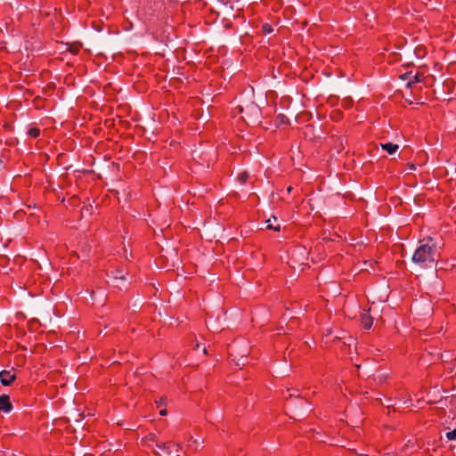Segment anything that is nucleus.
I'll list each match as a JSON object with an SVG mask.
<instances>
[{
  "label": "nucleus",
  "instance_id": "9",
  "mask_svg": "<svg viewBox=\"0 0 456 456\" xmlns=\"http://www.w3.org/2000/svg\"><path fill=\"white\" fill-rule=\"evenodd\" d=\"M127 274V273L124 272V271H121V270H116L115 273H114V275H113V280L115 281H124L126 279V275Z\"/></svg>",
  "mask_w": 456,
  "mask_h": 456
},
{
  "label": "nucleus",
  "instance_id": "29",
  "mask_svg": "<svg viewBox=\"0 0 456 456\" xmlns=\"http://www.w3.org/2000/svg\"><path fill=\"white\" fill-rule=\"evenodd\" d=\"M295 395V392H292V394H289V397H292Z\"/></svg>",
  "mask_w": 456,
  "mask_h": 456
},
{
  "label": "nucleus",
  "instance_id": "6",
  "mask_svg": "<svg viewBox=\"0 0 456 456\" xmlns=\"http://www.w3.org/2000/svg\"><path fill=\"white\" fill-rule=\"evenodd\" d=\"M373 318L369 314H362L361 315V323L365 330H370L372 326Z\"/></svg>",
  "mask_w": 456,
  "mask_h": 456
},
{
  "label": "nucleus",
  "instance_id": "12",
  "mask_svg": "<svg viewBox=\"0 0 456 456\" xmlns=\"http://www.w3.org/2000/svg\"><path fill=\"white\" fill-rule=\"evenodd\" d=\"M28 134L31 138H37L40 135V129L37 127H31L28 129Z\"/></svg>",
  "mask_w": 456,
  "mask_h": 456
},
{
  "label": "nucleus",
  "instance_id": "24",
  "mask_svg": "<svg viewBox=\"0 0 456 456\" xmlns=\"http://www.w3.org/2000/svg\"><path fill=\"white\" fill-rule=\"evenodd\" d=\"M152 452H153L154 454L158 455V456H160V455H159V453L157 451H155V450H152Z\"/></svg>",
  "mask_w": 456,
  "mask_h": 456
},
{
  "label": "nucleus",
  "instance_id": "22",
  "mask_svg": "<svg viewBox=\"0 0 456 456\" xmlns=\"http://www.w3.org/2000/svg\"><path fill=\"white\" fill-rule=\"evenodd\" d=\"M409 166V168L411 169V170H414L415 169V165L411 163V164H408Z\"/></svg>",
  "mask_w": 456,
  "mask_h": 456
},
{
  "label": "nucleus",
  "instance_id": "15",
  "mask_svg": "<svg viewBox=\"0 0 456 456\" xmlns=\"http://www.w3.org/2000/svg\"><path fill=\"white\" fill-rule=\"evenodd\" d=\"M266 223H267V226H266V227H267V229H269V230H274V231H277V232L281 231V225H280V224L273 225V224L271 223V220H270V219H268V220L266 221Z\"/></svg>",
  "mask_w": 456,
  "mask_h": 456
},
{
  "label": "nucleus",
  "instance_id": "10",
  "mask_svg": "<svg viewBox=\"0 0 456 456\" xmlns=\"http://www.w3.org/2000/svg\"><path fill=\"white\" fill-rule=\"evenodd\" d=\"M248 173L247 171H243L238 175L237 179L241 184H245L248 182Z\"/></svg>",
  "mask_w": 456,
  "mask_h": 456
},
{
  "label": "nucleus",
  "instance_id": "16",
  "mask_svg": "<svg viewBox=\"0 0 456 456\" xmlns=\"http://www.w3.org/2000/svg\"><path fill=\"white\" fill-rule=\"evenodd\" d=\"M167 397H160L159 401H156L157 408L166 407Z\"/></svg>",
  "mask_w": 456,
  "mask_h": 456
},
{
  "label": "nucleus",
  "instance_id": "27",
  "mask_svg": "<svg viewBox=\"0 0 456 456\" xmlns=\"http://www.w3.org/2000/svg\"><path fill=\"white\" fill-rule=\"evenodd\" d=\"M203 352H204V354H208V350H207V348H204V349H203Z\"/></svg>",
  "mask_w": 456,
  "mask_h": 456
},
{
  "label": "nucleus",
  "instance_id": "7",
  "mask_svg": "<svg viewBox=\"0 0 456 456\" xmlns=\"http://www.w3.org/2000/svg\"><path fill=\"white\" fill-rule=\"evenodd\" d=\"M380 146L384 151H386L390 155L395 153L399 148L397 144L393 142L381 143Z\"/></svg>",
  "mask_w": 456,
  "mask_h": 456
},
{
  "label": "nucleus",
  "instance_id": "26",
  "mask_svg": "<svg viewBox=\"0 0 456 456\" xmlns=\"http://www.w3.org/2000/svg\"><path fill=\"white\" fill-rule=\"evenodd\" d=\"M200 347V344L196 343L194 349H198Z\"/></svg>",
  "mask_w": 456,
  "mask_h": 456
},
{
  "label": "nucleus",
  "instance_id": "13",
  "mask_svg": "<svg viewBox=\"0 0 456 456\" xmlns=\"http://www.w3.org/2000/svg\"><path fill=\"white\" fill-rule=\"evenodd\" d=\"M415 53L419 58H422L426 55V49L424 46H418L415 49Z\"/></svg>",
  "mask_w": 456,
  "mask_h": 456
},
{
  "label": "nucleus",
  "instance_id": "2",
  "mask_svg": "<svg viewBox=\"0 0 456 456\" xmlns=\"http://www.w3.org/2000/svg\"><path fill=\"white\" fill-rule=\"evenodd\" d=\"M156 447L163 451L167 456H174V451L177 453L182 449L180 444H175L172 441L166 443L156 442ZM175 456H179V454H175Z\"/></svg>",
  "mask_w": 456,
  "mask_h": 456
},
{
  "label": "nucleus",
  "instance_id": "1",
  "mask_svg": "<svg viewBox=\"0 0 456 456\" xmlns=\"http://www.w3.org/2000/svg\"><path fill=\"white\" fill-rule=\"evenodd\" d=\"M425 243L421 244L415 250L412 256V261L421 266L436 262V258L439 256V248L436 242L432 237L424 240Z\"/></svg>",
  "mask_w": 456,
  "mask_h": 456
},
{
  "label": "nucleus",
  "instance_id": "20",
  "mask_svg": "<svg viewBox=\"0 0 456 456\" xmlns=\"http://www.w3.org/2000/svg\"><path fill=\"white\" fill-rule=\"evenodd\" d=\"M167 414V411L166 407H164V408L160 409V411H159V415H161V416H166Z\"/></svg>",
  "mask_w": 456,
  "mask_h": 456
},
{
  "label": "nucleus",
  "instance_id": "25",
  "mask_svg": "<svg viewBox=\"0 0 456 456\" xmlns=\"http://www.w3.org/2000/svg\"><path fill=\"white\" fill-rule=\"evenodd\" d=\"M340 339H341V338H339V337H335V338H334V339H333V341L340 340Z\"/></svg>",
  "mask_w": 456,
  "mask_h": 456
},
{
  "label": "nucleus",
  "instance_id": "8",
  "mask_svg": "<svg viewBox=\"0 0 456 456\" xmlns=\"http://www.w3.org/2000/svg\"><path fill=\"white\" fill-rule=\"evenodd\" d=\"M423 77H424L423 74H420V73L418 72L417 74H415L412 77V79L411 78V80L408 81L407 86L408 87H411L412 84H415V83H418V82H421Z\"/></svg>",
  "mask_w": 456,
  "mask_h": 456
},
{
  "label": "nucleus",
  "instance_id": "18",
  "mask_svg": "<svg viewBox=\"0 0 456 456\" xmlns=\"http://www.w3.org/2000/svg\"><path fill=\"white\" fill-rule=\"evenodd\" d=\"M446 436L449 440H456V428L447 432Z\"/></svg>",
  "mask_w": 456,
  "mask_h": 456
},
{
  "label": "nucleus",
  "instance_id": "23",
  "mask_svg": "<svg viewBox=\"0 0 456 456\" xmlns=\"http://www.w3.org/2000/svg\"><path fill=\"white\" fill-rule=\"evenodd\" d=\"M292 191V186H289V187L287 188V191H288V193H290V191Z\"/></svg>",
  "mask_w": 456,
  "mask_h": 456
},
{
  "label": "nucleus",
  "instance_id": "30",
  "mask_svg": "<svg viewBox=\"0 0 456 456\" xmlns=\"http://www.w3.org/2000/svg\"><path fill=\"white\" fill-rule=\"evenodd\" d=\"M295 395V392H292V394H289V397H292Z\"/></svg>",
  "mask_w": 456,
  "mask_h": 456
},
{
  "label": "nucleus",
  "instance_id": "4",
  "mask_svg": "<svg viewBox=\"0 0 456 456\" xmlns=\"http://www.w3.org/2000/svg\"><path fill=\"white\" fill-rule=\"evenodd\" d=\"M248 113L246 114L248 118H252L253 120H258L261 117V110L260 108L252 102L250 105L246 107Z\"/></svg>",
  "mask_w": 456,
  "mask_h": 456
},
{
  "label": "nucleus",
  "instance_id": "5",
  "mask_svg": "<svg viewBox=\"0 0 456 456\" xmlns=\"http://www.w3.org/2000/svg\"><path fill=\"white\" fill-rule=\"evenodd\" d=\"M12 409V404L11 403L10 397L7 395H0V411L4 412H10Z\"/></svg>",
  "mask_w": 456,
  "mask_h": 456
},
{
  "label": "nucleus",
  "instance_id": "19",
  "mask_svg": "<svg viewBox=\"0 0 456 456\" xmlns=\"http://www.w3.org/2000/svg\"><path fill=\"white\" fill-rule=\"evenodd\" d=\"M411 72H406V73H403L402 75L399 76L400 79L402 80H411Z\"/></svg>",
  "mask_w": 456,
  "mask_h": 456
},
{
  "label": "nucleus",
  "instance_id": "21",
  "mask_svg": "<svg viewBox=\"0 0 456 456\" xmlns=\"http://www.w3.org/2000/svg\"><path fill=\"white\" fill-rule=\"evenodd\" d=\"M147 438H148L150 441L156 442V441H155L156 436H155V435H153V434H149V436H147Z\"/></svg>",
  "mask_w": 456,
  "mask_h": 456
},
{
  "label": "nucleus",
  "instance_id": "11",
  "mask_svg": "<svg viewBox=\"0 0 456 456\" xmlns=\"http://www.w3.org/2000/svg\"><path fill=\"white\" fill-rule=\"evenodd\" d=\"M276 121L279 125H288L289 123V118L284 114H279L276 117Z\"/></svg>",
  "mask_w": 456,
  "mask_h": 456
},
{
  "label": "nucleus",
  "instance_id": "17",
  "mask_svg": "<svg viewBox=\"0 0 456 456\" xmlns=\"http://www.w3.org/2000/svg\"><path fill=\"white\" fill-rule=\"evenodd\" d=\"M262 29H263V32L265 34H270L273 32V28L270 24L268 23H265L263 26H262Z\"/></svg>",
  "mask_w": 456,
  "mask_h": 456
},
{
  "label": "nucleus",
  "instance_id": "28",
  "mask_svg": "<svg viewBox=\"0 0 456 456\" xmlns=\"http://www.w3.org/2000/svg\"><path fill=\"white\" fill-rule=\"evenodd\" d=\"M300 401H301V402H303V403H307V402H306V401H305L303 398H300Z\"/></svg>",
  "mask_w": 456,
  "mask_h": 456
},
{
  "label": "nucleus",
  "instance_id": "3",
  "mask_svg": "<svg viewBox=\"0 0 456 456\" xmlns=\"http://www.w3.org/2000/svg\"><path fill=\"white\" fill-rule=\"evenodd\" d=\"M16 379L15 369L10 370H4L0 372V382L3 386H11Z\"/></svg>",
  "mask_w": 456,
  "mask_h": 456
},
{
  "label": "nucleus",
  "instance_id": "14",
  "mask_svg": "<svg viewBox=\"0 0 456 456\" xmlns=\"http://www.w3.org/2000/svg\"><path fill=\"white\" fill-rule=\"evenodd\" d=\"M353 105V100L351 97H347L343 99L342 101V107L348 109Z\"/></svg>",
  "mask_w": 456,
  "mask_h": 456
},
{
  "label": "nucleus",
  "instance_id": "31",
  "mask_svg": "<svg viewBox=\"0 0 456 456\" xmlns=\"http://www.w3.org/2000/svg\"><path fill=\"white\" fill-rule=\"evenodd\" d=\"M240 112H243V111H244V109H243L242 107H240Z\"/></svg>",
  "mask_w": 456,
  "mask_h": 456
}]
</instances>
